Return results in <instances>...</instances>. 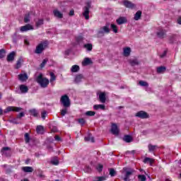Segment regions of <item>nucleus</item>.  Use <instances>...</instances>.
Here are the masks:
<instances>
[{
  "label": "nucleus",
  "instance_id": "46",
  "mask_svg": "<svg viewBox=\"0 0 181 181\" xmlns=\"http://www.w3.org/2000/svg\"><path fill=\"white\" fill-rule=\"evenodd\" d=\"M51 163L52 165H59V159L57 157H55L54 159L51 160Z\"/></svg>",
  "mask_w": 181,
  "mask_h": 181
},
{
  "label": "nucleus",
  "instance_id": "42",
  "mask_svg": "<svg viewBox=\"0 0 181 181\" xmlns=\"http://www.w3.org/2000/svg\"><path fill=\"white\" fill-rule=\"evenodd\" d=\"M86 115H87L88 117H94V115H95V112H94V111H87L86 112Z\"/></svg>",
  "mask_w": 181,
  "mask_h": 181
},
{
  "label": "nucleus",
  "instance_id": "56",
  "mask_svg": "<svg viewBox=\"0 0 181 181\" xmlns=\"http://www.w3.org/2000/svg\"><path fill=\"white\" fill-rule=\"evenodd\" d=\"M55 141H62V138H60V136H59L58 135H56L54 136Z\"/></svg>",
  "mask_w": 181,
  "mask_h": 181
},
{
  "label": "nucleus",
  "instance_id": "14",
  "mask_svg": "<svg viewBox=\"0 0 181 181\" xmlns=\"http://www.w3.org/2000/svg\"><path fill=\"white\" fill-rule=\"evenodd\" d=\"M124 5L126 8H131V9H134V8H135V4L128 0H124Z\"/></svg>",
  "mask_w": 181,
  "mask_h": 181
},
{
  "label": "nucleus",
  "instance_id": "51",
  "mask_svg": "<svg viewBox=\"0 0 181 181\" xmlns=\"http://www.w3.org/2000/svg\"><path fill=\"white\" fill-rule=\"evenodd\" d=\"M67 114V109H62L61 110V115H62V117H64V115H66Z\"/></svg>",
  "mask_w": 181,
  "mask_h": 181
},
{
  "label": "nucleus",
  "instance_id": "53",
  "mask_svg": "<svg viewBox=\"0 0 181 181\" xmlns=\"http://www.w3.org/2000/svg\"><path fill=\"white\" fill-rule=\"evenodd\" d=\"M97 170L99 172H101V170H103V165L99 164L97 168H96Z\"/></svg>",
  "mask_w": 181,
  "mask_h": 181
},
{
  "label": "nucleus",
  "instance_id": "58",
  "mask_svg": "<svg viewBox=\"0 0 181 181\" xmlns=\"http://www.w3.org/2000/svg\"><path fill=\"white\" fill-rule=\"evenodd\" d=\"M177 23H178L179 25H181V17H180V18L177 19Z\"/></svg>",
  "mask_w": 181,
  "mask_h": 181
},
{
  "label": "nucleus",
  "instance_id": "36",
  "mask_svg": "<svg viewBox=\"0 0 181 181\" xmlns=\"http://www.w3.org/2000/svg\"><path fill=\"white\" fill-rule=\"evenodd\" d=\"M83 47H85V49H87L88 52H91L93 50V45L91 44H86Z\"/></svg>",
  "mask_w": 181,
  "mask_h": 181
},
{
  "label": "nucleus",
  "instance_id": "63",
  "mask_svg": "<svg viewBox=\"0 0 181 181\" xmlns=\"http://www.w3.org/2000/svg\"><path fill=\"white\" fill-rule=\"evenodd\" d=\"M28 161H26V163H26V164H28Z\"/></svg>",
  "mask_w": 181,
  "mask_h": 181
},
{
  "label": "nucleus",
  "instance_id": "24",
  "mask_svg": "<svg viewBox=\"0 0 181 181\" xmlns=\"http://www.w3.org/2000/svg\"><path fill=\"white\" fill-rule=\"evenodd\" d=\"M142 16V11H138L134 15V21H139Z\"/></svg>",
  "mask_w": 181,
  "mask_h": 181
},
{
  "label": "nucleus",
  "instance_id": "30",
  "mask_svg": "<svg viewBox=\"0 0 181 181\" xmlns=\"http://www.w3.org/2000/svg\"><path fill=\"white\" fill-rule=\"evenodd\" d=\"M123 140L125 141V142H132V136H129V135H126L124 136V137L123 138Z\"/></svg>",
  "mask_w": 181,
  "mask_h": 181
},
{
  "label": "nucleus",
  "instance_id": "37",
  "mask_svg": "<svg viewBox=\"0 0 181 181\" xmlns=\"http://www.w3.org/2000/svg\"><path fill=\"white\" fill-rule=\"evenodd\" d=\"M30 14L28 13H26L25 17H24V22L25 23H28L30 22Z\"/></svg>",
  "mask_w": 181,
  "mask_h": 181
},
{
  "label": "nucleus",
  "instance_id": "44",
  "mask_svg": "<svg viewBox=\"0 0 181 181\" xmlns=\"http://www.w3.org/2000/svg\"><path fill=\"white\" fill-rule=\"evenodd\" d=\"M110 175L112 177H114V176L117 175V172L115 171V170H114V168L110 169Z\"/></svg>",
  "mask_w": 181,
  "mask_h": 181
},
{
  "label": "nucleus",
  "instance_id": "25",
  "mask_svg": "<svg viewBox=\"0 0 181 181\" xmlns=\"http://www.w3.org/2000/svg\"><path fill=\"white\" fill-rule=\"evenodd\" d=\"M94 110H103V111L105 110V105H95L93 106Z\"/></svg>",
  "mask_w": 181,
  "mask_h": 181
},
{
  "label": "nucleus",
  "instance_id": "39",
  "mask_svg": "<svg viewBox=\"0 0 181 181\" xmlns=\"http://www.w3.org/2000/svg\"><path fill=\"white\" fill-rule=\"evenodd\" d=\"M81 80H83V75L81 74L77 75L75 78L76 83H80Z\"/></svg>",
  "mask_w": 181,
  "mask_h": 181
},
{
  "label": "nucleus",
  "instance_id": "61",
  "mask_svg": "<svg viewBox=\"0 0 181 181\" xmlns=\"http://www.w3.org/2000/svg\"><path fill=\"white\" fill-rule=\"evenodd\" d=\"M21 181H29V180H28V179H24L23 180H21Z\"/></svg>",
  "mask_w": 181,
  "mask_h": 181
},
{
  "label": "nucleus",
  "instance_id": "34",
  "mask_svg": "<svg viewBox=\"0 0 181 181\" xmlns=\"http://www.w3.org/2000/svg\"><path fill=\"white\" fill-rule=\"evenodd\" d=\"M37 172L38 176L40 177V179H45V177H46V176H45V175H43V171H42V170L37 169Z\"/></svg>",
  "mask_w": 181,
  "mask_h": 181
},
{
  "label": "nucleus",
  "instance_id": "22",
  "mask_svg": "<svg viewBox=\"0 0 181 181\" xmlns=\"http://www.w3.org/2000/svg\"><path fill=\"white\" fill-rule=\"evenodd\" d=\"M53 13L56 18H59V19L63 18V13H60L58 10H54Z\"/></svg>",
  "mask_w": 181,
  "mask_h": 181
},
{
  "label": "nucleus",
  "instance_id": "19",
  "mask_svg": "<svg viewBox=\"0 0 181 181\" xmlns=\"http://www.w3.org/2000/svg\"><path fill=\"white\" fill-rule=\"evenodd\" d=\"M22 170L25 173H32V172H33V168L25 166L22 168Z\"/></svg>",
  "mask_w": 181,
  "mask_h": 181
},
{
  "label": "nucleus",
  "instance_id": "17",
  "mask_svg": "<svg viewBox=\"0 0 181 181\" xmlns=\"http://www.w3.org/2000/svg\"><path fill=\"white\" fill-rule=\"evenodd\" d=\"M107 100V98H105V93L102 92L99 94V100L100 101V103H105Z\"/></svg>",
  "mask_w": 181,
  "mask_h": 181
},
{
  "label": "nucleus",
  "instance_id": "1",
  "mask_svg": "<svg viewBox=\"0 0 181 181\" xmlns=\"http://www.w3.org/2000/svg\"><path fill=\"white\" fill-rule=\"evenodd\" d=\"M135 170L133 168H123L122 170V179L124 181H131L129 179L132 175H134V173Z\"/></svg>",
  "mask_w": 181,
  "mask_h": 181
},
{
  "label": "nucleus",
  "instance_id": "41",
  "mask_svg": "<svg viewBox=\"0 0 181 181\" xmlns=\"http://www.w3.org/2000/svg\"><path fill=\"white\" fill-rule=\"evenodd\" d=\"M139 86H141V87H148V86H149V84H148L147 82L144 81H139Z\"/></svg>",
  "mask_w": 181,
  "mask_h": 181
},
{
  "label": "nucleus",
  "instance_id": "29",
  "mask_svg": "<svg viewBox=\"0 0 181 181\" xmlns=\"http://www.w3.org/2000/svg\"><path fill=\"white\" fill-rule=\"evenodd\" d=\"M37 134H43L45 132V129L42 126H37L36 128Z\"/></svg>",
  "mask_w": 181,
  "mask_h": 181
},
{
  "label": "nucleus",
  "instance_id": "52",
  "mask_svg": "<svg viewBox=\"0 0 181 181\" xmlns=\"http://www.w3.org/2000/svg\"><path fill=\"white\" fill-rule=\"evenodd\" d=\"M47 114V112H46V111H43V112H42V113H41V117H42V118L43 119H45V118H46V115Z\"/></svg>",
  "mask_w": 181,
  "mask_h": 181
},
{
  "label": "nucleus",
  "instance_id": "57",
  "mask_svg": "<svg viewBox=\"0 0 181 181\" xmlns=\"http://www.w3.org/2000/svg\"><path fill=\"white\" fill-rule=\"evenodd\" d=\"M69 15H70V16H73V15H74V11L71 10L69 12Z\"/></svg>",
  "mask_w": 181,
  "mask_h": 181
},
{
  "label": "nucleus",
  "instance_id": "2",
  "mask_svg": "<svg viewBox=\"0 0 181 181\" xmlns=\"http://www.w3.org/2000/svg\"><path fill=\"white\" fill-rule=\"evenodd\" d=\"M36 81L38 83V84H40V86H41V87H42V88H46V87L49 86V79L43 77V74H40V75L37 77Z\"/></svg>",
  "mask_w": 181,
  "mask_h": 181
},
{
  "label": "nucleus",
  "instance_id": "40",
  "mask_svg": "<svg viewBox=\"0 0 181 181\" xmlns=\"http://www.w3.org/2000/svg\"><path fill=\"white\" fill-rule=\"evenodd\" d=\"M50 76V83H53L54 80H56V75H54V73L51 72L49 73Z\"/></svg>",
  "mask_w": 181,
  "mask_h": 181
},
{
  "label": "nucleus",
  "instance_id": "3",
  "mask_svg": "<svg viewBox=\"0 0 181 181\" xmlns=\"http://www.w3.org/2000/svg\"><path fill=\"white\" fill-rule=\"evenodd\" d=\"M47 47V41H44L41 43H40L35 49V53L37 54H40V53H42V52H43L45 50V49H46Z\"/></svg>",
  "mask_w": 181,
  "mask_h": 181
},
{
  "label": "nucleus",
  "instance_id": "48",
  "mask_svg": "<svg viewBox=\"0 0 181 181\" xmlns=\"http://www.w3.org/2000/svg\"><path fill=\"white\" fill-rule=\"evenodd\" d=\"M36 26L39 27L41 26V25H43V19H40L38 20L36 23H35Z\"/></svg>",
  "mask_w": 181,
  "mask_h": 181
},
{
  "label": "nucleus",
  "instance_id": "20",
  "mask_svg": "<svg viewBox=\"0 0 181 181\" xmlns=\"http://www.w3.org/2000/svg\"><path fill=\"white\" fill-rule=\"evenodd\" d=\"M86 142H94V137L91 135V134H88L87 136L85 137Z\"/></svg>",
  "mask_w": 181,
  "mask_h": 181
},
{
  "label": "nucleus",
  "instance_id": "54",
  "mask_svg": "<svg viewBox=\"0 0 181 181\" xmlns=\"http://www.w3.org/2000/svg\"><path fill=\"white\" fill-rule=\"evenodd\" d=\"M22 117H25V113L21 112L18 115H17V118H22Z\"/></svg>",
  "mask_w": 181,
  "mask_h": 181
},
{
  "label": "nucleus",
  "instance_id": "62",
  "mask_svg": "<svg viewBox=\"0 0 181 181\" xmlns=\"http://www.w3.org/2000/svg\"><path fill=\"white\" fill-rule=\"evenodd\" d=\"M165 181H172V180H170L169 179H166Z\"/></svg>",
  "mask_w": 181,
  "mask_h": 181
},
{
  "label": "nucleus",
  "instance_id": "49",
  "mask_svg": "<svg viewBox=\"0 0 181 181\" xmlns=\"http://www.w3.org/2000/svg\"><path fill=\"white\" fill-rule=\"evenodd\" d=\"M47 62H49L48 59H45L42 61V64H40V67L43 68L45 67V66H46V63H47Z\"/></svg>",
  "mask_w": 181,
  "mask_h": 181
},
{
  "label": "nucleus",
  "instance_id": "45",
  "mask_svg": "<svg viewBox=\"0 0 181 181\" xmlns=\"http://www.w3.org/2000/svg\"><path fill=\"white\" fill-rule=\"evenodd\" d=\"M138 179L139 181H146V176L144 175H138Z\"/></svg>",
  "mask_w": 181,
  "mask_h": 181
},
{
  "label": "nucleus",
  "instance_id": "8",
  "mask_svg": "<svg viewBox=\"0 0 181 181\" xmlns=\"http://www.w3.org/2000/svg\"><path fill=\"white\" fill-rule=\"evenodd\" d=\"M21 32H28V30H33V26L30 24H27L20 28Z\"/></svg>",
  "mask_w": 181,
  "mask_h": 181
},
{
  "label": "nucleus",
  "instance_id": "35",
  "mask_svg": "<svg viewBox=\"0 0 181 181\" xmlns=\"http://www.w3.org/2000/svg\"><path fill=\"white\" fill-rule=\"evenodd\" d=\"M166 71V68L165 66H160L157 68V73H165Z\"/></svg>",
  "mask_w": 181,
  "mask_h": 181
},
{
  "label": "nucleus",
  "instance_id": "15",
  "mask_svg": "<svg viewBox=\"0 0 181 181\" xmlns=\"http://www.w3.org/2000/svg\"><path fill=\"white\" fill-rule=\"evenodd\" d=\"M28 78V77L27 74H20L18 75V79L20 80V81H26Z\"/></svg>",
  "mask_w": 181,
  "mask_h": 181
},
{
  "label": "nucleus",
  "instance_id": "33",
  "mask_svg": "<svg viewBox=\"0 0 181 181\" xmlns=\"http://www.w3.org/2000/svg\"><path fill=\"white\" fill-rule=\"evenodd\" d=\"M30 112L33 117H37L39 115V112L35 109L30 110Z\"/></svg>",
  "mask_w": 181,
  "mask_h": 181
},
{
  "label": "nucleus",
  "instance_id": "5",
  "mask_svg": "<svg viewBox=\"0 0 181 181\" xmlns=\"http://www.w3.org/2000/svg\"><path fill=\"white\" fill-rule=\"evenodd\" d=\"M110 23H107L105 26L100 28V30L98 31V35H102L104 36V33H110Z\"/></svg>",
  "mask_w": 181,
  "mask_h": 181
},
{
  "label": "nucleus",
  "instance_id": "60",
  "mask_svg": "<svg viewBox=\"0 0 181 181\" xmlns=\"http://www.w3.org/2000/svg\"><path fill=\"white\" fill-rule=\"evenodd\" d=\"M25 45H29V42H28V40H25Z\"/></svg>",
  "mask_w": 181,
  "mask_h": 181
},
{
  "label": "nucleus",
  "instance_id": "28",
  "mask_svg": "<svg viewBox=\"0 0 181 181\" xmlns=\"http://www.w3.org/2000/svg\"><path fill=\"white\" fill-rule=\"evenodd\" d=\"M78 70H80V66H78V65H73L71 69V71L72 73H77V71H78Z\"/></svg>",
  "mask_w": 181,
  "mask_h": 181
},
{
  "label": "nucleus",
  "instance_id": "18",
  "mask_svg": "<svg viewBox=\"0 0 181 181\" xmlns=\"http://www.w3.org/2000/svg\"><path fill=\"white\" fill-rule=\"evenodd\" d=\"M117 25H122V23H127V18L120 17L116 21Z\"/></svg>",
  "mask_w": 181,
  "mask_h": 181
},
{
  "label": "nucleus",
  "instance_id": "38",
  "mask_svg": "<svg viewBox=\"0 0 181 181\" xmlns=\"http://www.w3.org/2000/svg\"><path fill=\"white\" fill-rule=\"evenodd\" d=\"M110 28L115 33H118V27L115 24H111Z\"/></svg>",
  "mask_w": 181,
  "mask_h": 181
},
{
  "label": "nucleus",
  "instance_id": "12",
  "mask_svg": "<svg viewBox=\"0 0 181 181\" xmlns=\"http://www.w3.org/2000/svg\"><path fill=\"white\" fill-rule=\"evenodd\" d=\"M166 35V30H163V28H159L158 31L157 32V36L158 37H160L161 39H163Z\"/></svg>",
  "mask_w": 181,
  "mask_h": 181
},
{
  "label": "nucleus",
  "instance_id": "50",
  "mask_svg": "<svg viewBox=\"0 0 181 181\" xmlns=\"http://www.w3.org/2000/svg\"><path fill=\"white\" fill-rule=\"evenodd\" d=\"M78 122L81 124V125H84V124H86V120L83 118L81 119H78Z\"/></svg>",
  "mask_w": 181,
  "mask_h": 181
},
{
  "label": "nucleus",
  "instance_id": "23",
  "mask_svg": "<svg viewBox=\"0 0 181 181\" xmlns=\"http://www.w3.org/2000/svg\"><path fill=\"white\" fill-rule=\"evenodd\" d=\"M131 54V48L130 47H125L124 48V56L125 57H128Z\"/></svg>",
  "mask_w": 181,
  "mask_h": 181
},
{
  "label": "nucleus",
  "instance_id": "16",
  "mask_svg": "<svg viewBox=\"0 0 181 181\" xmlns=\"http://www.w3.org/2000/svg\"><path fill=\"white\" fill-rule=\"evenodd\" d=\"M15 52H11L8 56H7V62H13V60H15Z\"/></svg>",
  "mask_w": 181,
  "mask_h": 181
},
{
  "label": "nucleus",
  "instance_id": "26",
  "mask_svg": "<svg viewBox=\"0 0 181 181\" xmlns=\"http://www.w3.org/2000/svg\"><path fill=\"white\" fill-rule=\"evenodd\" d=\"M148 151L149 152H153V151H156V149H158V146H153L152 144H148Z\"/></svg>",
  "mask_w": 181,
  "mask_h": 181
},
{
  "label": "nucleus",
  "instance_id": "21",
  "mask_svg": "<svg viewBox=\"0 0 181 181\" xmlns=\"http://www.w3.org/2000/svg\"><path fill=\"white\" fill-rule=\"evenodd\" d=\"M20 90L23 93H28V91H29V88H28V86H26L25 85H21L20 86Z\"/></svg>",
  "mask_w": 181,
  "mask_h": 181
},
{
  "label": "nucleus",
  "instance_id": "6",
  "mask_svg": "<svg viewBox=\"0 0 181 181\" xmlns=\"http://www.w3.org/2000/svg\"><path fill=\"white\" fill-rule=\"evenodd\" d=\"M11 111H13L14 112H19V111H22V108L13 106L7 107L4 111V114L7 112H11Z\"/></svg>",
  "mask_w": 181,
  "mask_h": 181
},
{
  "label": "nucleus",
  "instance_id": "64",
  "mask_svg": "<svg viewBox=\"0 0 181 181\" xmlns=\"http://www.w3.org/2000/svg\"><path fill=\"white\" fill-rule=\"evenodd\" d=\"M180 177H181V173H180Z\"/></svg>",
  "mask_w": 181,
  "mask_h": 181
},
{
  "label": "nucleus",
  "instance_id": "59",
  "mask_svg": "<svg viewBox=\"0 0 181 181\" xmlns=\"http://www.w3.org/2000/svg\"><path fill=\"white\" fill-rule=\"evenodd\" d=\"M4 114V110L2 108L0 107V115H2Z\"/></svg>",
  "mask_w": 181,
  "mask_h": 181
},
{
  "label": "nucleus",
  "instance_id": "43",
  "mask_svg": "<svg viewBox=\"0 0 181 181\" xmlns=\"http://www.w3.org/2000/svg\"><path fill=\"white\" fill-rule=\"evenodd\" d=\"M24 136H25V143L29 144V141H30V137L29 136V133H25Z\"/></svg>",
  "mask_w": 181,
  "mask_h": 181
},
{
  "label": "nucleus",
  "instance_id": "4",
  "mask_svg": "<svg viewBox=\"0 0 181 181\" xmlns=\"http://www.w3.org/2000/svg\"><path fill=\"white\" fill-rule=\"evenodd\" d=\"M61 104L65 107L68 108V107H70V98L67 95H64L61 97L60 99Z\"/></svg>",
  "mask_w": 181,
  "mask_h": 181
},
{
  "label": "nucleus",
  "instance_id": "47",
  "mask_svg": "<svg viewBox=\"0 0 181 181\" xmlns=\"http://www.w3.org/2000/svg\"><path fill=\"white\" fill-rule=\"evenodd\" d=\"M5 53H6L5 49H0V59L5 57Z\"/></svg>",
  "mask_w": 181,
  "mask_h": 181
},
{
  "label": "nucleus",
  "instance_id": "27",
  "mask_svg": "<svg viewBox=\"0 0 181 181\" xmlns=\"http://www.w3.org/2000/svg\"><path fill=\"white\" fill-rule=\"evenodd\" d=\"M129 63L131 64V66H138V64H139V62L136 59H129Z\"/></svg>",
  "mask_w": 181,
  "mask_h": 181
},
{
  "label": "nucleus",
  "instance_id": "55",
  "mask_svg": "<svg viewBox=\"0 0 181 181\" xmlns=\"http://www.w3.org/2000/svg\"><path fill=\"white\" fill-rule=\"evenodd\" d=\"M167 53H168V51H164L162 54H160V57H161V58L165 57V56H166Z\"/></svg>",
  "mask_w": 181,
  "mask_h": 181
},
{
  "label": "nucleus",
  "instance_id": "10",
  "mask_svg": "<svg viewBox=\"0 0 181 181\" xmlns=\"http://www.w3.org/2000/svg\"><path fill=\"white\" fill-rule=\"evenodd\" d=\"M144 163H146L147 165H149L150 166H152L153 163H155V159L151 158L149 157H146L144 160Z\"/></svg>",
  "mask_w": 181,
  "mask_h": 181
},
{
  "label": "nucleus",
  "instance_id": "13",
  "mask_svg": "<svg viewBox=\"0 0 181 181\" xmlns=\"http://www.w3.org/2000/svg\"><path fill=\"white\" fill-rule=\"evenodd\" d=\"M1 152L4 156H10L11 155V150L8 147L3 148Z\"/></svg>",
  "mask_w": 181,
  "mask_h": 181
},
{
  "label": "nucleus",
  "instance_id": "11",
  "mask_svg": "<svg viewBox=\"0 0 181 181\" xmlns=\"http://www.w3.org/2000/svg\"><path fill=\"white\" fill-rule=\"evenodd\" d=\"M111 132L113 135H118V134H119V130L118 129V127L116 124H112Z\"/></svg>",
  "mask_w": 181,
  "mask_h": 181
},
{
  "label": "nucleus",
  "instance_id": "9",
  "mask_svg": "<svg viewBox=\"0 0 181 181\" xmlns=\"http://www.w3.org/2000/svg\"><path fill=\"white\" fill-rule=\"evenodd\" d=\"M136 117H139V118L145 119L149 118V115L144 111H139L136 114Z\"/></svg>",
  "mask_w": 181,
  "mask_h": 181
},
{
  "label": "nucleus",
  "instance_id": "31",
  "mask_svg": "<svg viewBox=\"0 0 181 181\" xmlns=\"http://www.w3.org/2000/svg\"><path fill=\"white\" fill-rule=\"evenodd\" d=\"M91 59L89 58H85L82 62L83 66H88V64H90Z\"/></svg>",
  "mask_w": 181,
  "mask_h": 181
},
{
  "label": "nucleus",
  "instance_id": "7",
  "mask_svg": "<svg viewBox=\"0 0 181 181\" xmlns=\"http://www.w3.org/2000/svg\"><path fill=\"white\" fill-rule=\"evenodd\" d=\"M83 16L86 21H88V19H90V4L83 8Z\"/></svg>",
  "mask_w": 181,
  "mask_h": 181
},
{
  "label": "nucleus",
  "instance_id": "32",
  "mask_svg": "<svg viewBox=\"0 0 181 181\" xmlns=\"http://www.w3.org/2000/svg\"><path fill=\"white\" fill-rule=\"evenodd\" d=\"M22 63H23V59H19L17 61V63H16V64L15 68H16V69H21V66H22Z\"/></svg>",
  "mask_w": 181,
  "mask_h": 181
}]
</instances>
